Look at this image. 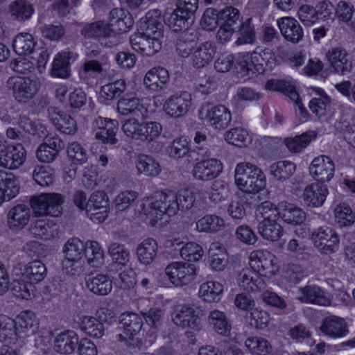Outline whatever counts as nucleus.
<instances>
[{
  "label": "nucleus",
  "mask_w": 355,
  "mask_h": 355,
  "mask_svg": "<svg viewBox=\"0 0 355 355\" xmlns=\"http://www.w3.org/2000/svg\"><path fill=\"white\" fill-rule=\"evenodd\" d=\"M195 202L193 193L188 189H182L177 193L169 191L161 192L153 198L143 200L141 211L151 217V220L157 222L166 214L168 216H175L178 210L190 209Z\"/></svg>",
  "instance_id": "obj_1"
},
{
  "label": "nucleus",
  "mask_w": 355,
  "mask_h": 355,
  "mask_svg": "<svg viewBox=\"0 0 355 355\" xmlns=\"http://www.w3.org/2000/svg\"><path fill=\"white\" fill-rule=\"evenodd\" d=\"M169 35H164L163 25L161 23V12L159 10H149L139 20V29L130 37L131 44H141L143 42L171 43Z\"/></svg>",
  "instance_id": "obj_2"
},
{
  "label": "nucleus",
  "mask_w": 355,
  "mask_h": 355,
  "mask_svg": "<svg viewBox=\"0 0 355 355\" xmlns=\"http://www.w3.org/2000/svg\"><path fill=\"white\" fill-rule=\"evenodd\" d=\"M234 180L239 189L248 193H257L267 185L266 176L263 171L250 162L236 165Z\"/></svg>",
  "instance_id": "obj_3"
},
{
  "label": "nucleus",
  "mask_w": 355,
  "mask_h": 355,
  "mask_svg": "<svg viewBox=\"0 0 355 355\" xmlns=\"http://www.w3.org/2000/svg\"><path fill=\"white\" fill-rule=\"evenodd\" d=\"M122 130L128 137L149 143L159 137L162 126L158 122L139 123L137 119L132 118L124 123Z\"/></svg>",
  "instance_id": "obj_4"
},
{
  "label": "nucleus",
  "mask_w": 355,
  "mask_h": 355,
  "mask_svg": "<svg viewBox=\"0 0 355 355\" xmlns=\"http://www.w3.org/2000/svg\"><path fill=\"white\" fill-rule=\"evenodd\" d=\"M30 202L35 216L58 217L62 211L64 198L60 193H42L32 196Z\"/></svg>",
  "instance_id": "obj_5"
},
{
  "label": "nucleus",
  "mask_w": 355,
  "mask_h": 355,
  "mask_svg": "<svg viewBox=\"0 0 355 355\" xmlns=\"http://www.w3.org/2000/svg\"><path fill=\"white\" fill-rule=\"evenodd\" d=\"M6 85L8 91L19 103H28L39 91L37 82L28 77H10Z\"/></svg>",
  "instance_id": "obj_6"
},
{
  "label": "nucleus",
  "mask_w": 355,
  "mask_h": 355,
  "mask_svg": "<svg viewBox=\"0 0 355 355\" xmlns=\"http://www.w3.org/2000/svg\"><path fill=\"white\" fill-rule=\"evenodd\" d=\"M199 116L217 130L227 128L232 119L228 108L223 105H213L209 103H205L202 105L199 110Z\"/></svg>",
  "instance_id": "obj_7"
},
{
  "label": "nucleus",
  "mask_w": 355,
  "mask_h": 355,
  "mask_svg": "<svg viewBox=\"0 0 355 355\" xmlns=\"http://www.w3.org/2000/svg\"><path fill=\"white\" fill-rule=\"evenodd\" d=\"M165 273L173 285L182 286L195 279L196 267L189 262L174 261L166 266Z\"/></svg>",
  "instance_id": "obj_8"
},
{
  "label": "nucleus",
  "mask_w": 355,
  "mask_h": 355,
  "mask_svg": "<svg viewBox=\"0 0 355 355\" xmlns=\"http://www.w3.org/2000/svg\"><path fill=\"white\" fill-rule=\"evenodd\" d=\"M26 151L21 144H0V167L15 170L26 160Z\"/></svg>",
  "instance_id": "obj_9"
},
{
  "label": "nucleus",
  "mask_w": 355,
  "mask_h": 355,
  "mask_svg": "<svg viewBox=\"0 0 355 355\" xmlns=\"http://www.w3.org/2000/svg\"><path fill=\"white\" fill-rule=\"evenodd\" d=\"M200 309L191 304H178L174 306L171 313L172 322L182 328L198 329V315Z\"/></svg>",
  "instance_id": "obj_10"
},
{
  "label": "nucleus",
  "mask_w": 355,
  "mask_h": 355,
  "mask_svg": "<svg viewBox=\"0 0 355 355\" xmlns=\"http://www.w3.org/2000/svg\"><path fill=\"white\" fill-rule=\"evenodd\" d=\"M311 240L314 246L324 254L334 252L338 249L339 243L338 235L327 226L315 230L311 234Z\"/></svg>",
  "instance_id": "obj_11"
},
{
  "label": "nucleus",
  "mask_w": 355,
  "mask_h": 355,
  "mask_svg": "<svg viewBox=\"0 0 355 355\" xmlns=\"http://www.w3.org/2000/svg\"><path fill=\"white\" fill-rule=\"evenodd\" d=\"M109 200L103 191L94 192L86 205L87 216L94 223H102L108 216Z\"/></svg>",
  "instance_id": "obj_12"
},
{
  "label": "nucleus",
  "mask_w": 355,
  "mask_h": 355,
  "mask_svg": "<svg viewBox=\"0 0 355 355\" xmlns=\"http://www.w3.org/2000/svg\"><path fill=\"white\" fill-rule=\"evenodd\" d=\"M309 169L310 175L316 182H322L324 184L333 178L335 164L329 157L320 155L313 159Z\"/></svg>",
  "instance_id": "obj_13"
},
{
  "label": "nucleus",
  "mask_w": 355,
  "mask_h": 355,
  "mask_svg": "<svg viewBox=\"0 0 355 355\" xmlns=\"http://www.w3.org/2000/svg\"><path fill=\"white\" fill-rule=\"evenodd\" d=\"M250 266L258 270L261 275L271 277L278 269L274 263L275 257L267 250L254 251L250 254Z\"/></svg>",
  "instance_id": "obj_14"
},
{
  "label": "nucleus",
  "mask_w": 355,
  "mask_h": 355,
  "mask_svg": "<svg viewBox=\"0 0 355 355\" xmlns=\"http://www.w3.org/2000/svg\"><path fill=\"white\" fill-rule=\"evenodd\" d=\"M328 194V187L325 184L315 182L304 188L302 198L306 206L318 208L323 205Z\"/></svg>",
  "instance_id": "obj_15"
},
{
  "label": "nucleus",
  "mask_w": 355,
  "mask_h": 355,
  "mask_svg": "<svg viewBox=\"0 0 355 355\" xmlns=\"http://www.w3.org/2000/svg\"><path fill=\"white\" fill-rule=\"evenodd\" d=\"M223 171L220 160L214 158L207 159L194 164L192 175L196 180L209 181L217 178Z\"/></svg>",
  "instance_id": "obj_16"
},
{
  "label": "nucleus",
  "mask_w": 355,
  "mask_h": 355,
  "mask_svg": "<svg viewBox=\"0 0 355 355\" xmlns=\"http://www.w3.org/2000/svg\"><path fill=\"white\" fill-rule=\"evenodd\" d=\"M191 104V96L184 92L170 96L164 104V110L169 116L178 118L188 112Z\"/></svg>",
  "instance_id": "obj_17"
},
{
  "label": "nucleus",
  "mask_w": 355,
  "mask_h": 355,
  "mask_svg": "<svg viewBox=\"0 0 355 355\" xmlns=\"http://www.w3.org/2000/svg\"><path fill=\"white\" fill-rule=\"evenodd\" d=\"M320 330L324 336L331 338H343L349 333L348 325L345 319L336 315L324 318Z\"/></svg>",
  "instance_id": "obj_18"
},
{
  "label": "nucleus",
  "mask_w": 355,
  "mask_h": 355,
  "mask_svg": "<svg viewBox=\"0 0 355 355\" xmlns=\"http://www.w3.org/2000/svg\"><path fill=\"white\" fill-rule=\"evenodd\" d=\"M326 57L336 73L343 75L352 71V62L343 47L331 48L327 53Z\"/></svg>",
  "instance_id": "obj_19"
},
{
  "label": "nucleus",
  "mask_w": 355,
  "mask_h": 355,
  "mask_svg": "<svg viewBox=\"0 0 355 355\" xmlns=\"http://www.w3.org/2000/svg\"><path fill=\"white\" fill-rule=\"evenodd\" d=\"M0 340L17 347H22L26 344L25 338L16 331L15 320L5 316H0Z\"/></svg>",
  "instance_id": "obj_20"
},
{
  "label": "nucleus",
  "mask_w": 355,
  "mask_h": 355,
  "mask_svg": "<svg viewBox=\"0 0 355 355\" xmlns=\"http://www.w3.org/2000/svg\"><path fill=\"white\" fill-rule=\"evenodd\" d=\"M277 25L283 37L289 42L298 43L304 36L303 29L293 17H286L277 20Z\"/></svg>",
  "instance_id": "obj_21"
},
{
  "label": "nucleus",
  "mask_w": 355,
  "mask_h": 355,
  "mask_svg": "<svg viewBox=\"0 0 355 355\" xmlns=\"http://www.w3.org/2000/svg\"><path fill=\"white\" fill-rule=\"evenodd\" d=\"M134 21L130 14L122 8H114L110 12L109 22L107 24L112 33H125L132 26Z\"/></svg>",
  "instance_id": "obj_22"
},
{
  "label": "nucleus",
  "mask_w": 355,
  "mask_h": 355,
  "mask_svg": "<svg viewBox=\"0 0 355 355\" xmlns=\"http://www.w3.org/2000/svg\"><path fill=\"white\" fill-rule=\"evenodd\" d=\"M266 88L269 90L278 91L286 94L293 101L295 102L300 114L302 117H306L307 111L302 105L299 95L295 88L289 82L283 80H270L266 83Z\"/></svg>",
  "instance_id": "obj_23"
},
{
  "label": "nucleus",
  "mask_w": 355,
  "mask_h": 355,
  "mask_svg": "<svg viewBox=\"0 0 355 355\" xmlns=\"http://www.w3.org/2000/svg\"><path fill=\"white\" fill-rule=\"evenodd\" d=\"M19 190V181L13 173L0 169V205L15 197Z\"/></svg>",
  "instance_id": "obj_24"
},
{
  "label": "nucleus",
  "mask_w": 355,
  "mask_h": 355,
  "mask_svg": "<svg viewBox=\"0 0 355 355\" xmlns=\"http://www.w3.org/2000/svg\"><path fill=\"white\" fill-rule=\"evenodd\" d=\"M79 342L78 334L71 330L60 333L54 339V350L64 355L71 354L76 349Z\"/></svg>",
  "instance_id": "obj_25"
},
{
  "label": "nucleus",
  "mask_w": 355,
  "mask_h": 355,
  "mask_svg": "<svg viewBox=\"0 0 355 355\" xmlns=\"http://www.w3.org/2000/svg\"><path fill=\"white\" fill-rule=\"evenodd\" d=\"M29 230L33 236L44 240H50L58 234L57 223L48 218L37 219L33 221Z\"/></svg>",
  "instance_id": "obj_26"
},
{
  "label": "nucleus",
  "mask_w": 355,
  "mask_h": 355,
  "mask_svg": "<svg viewBox=\"0 0 355 355\" xmlns=\"http://www.w3.org/2000/svg\"><path fill=\"white\" fill-rule=\"evenodd\" d=\"M49 118L56 128L66 135H74L77 131L75 120L69 114L51 107L49 109Z\"/></svg>",
  "instance_id": "obj_27"
},
{
  "label": "nucleus",
  "mask_w": 355,
  "mask_h": 355,
  "mask_svg": "<svg viewBox=\"0 0 355 355\" xmlns=\"http://www.w3.org/2000/svg\"><path fill=\"white\" fill-rule=\"evenodd\" d=\"M238 283L241 288L248 292H259L265 288V283L255 269H243L239 275Z\"/></svg>",
  "instance_id": "obj_28"
},
{
  "label": "nucleus",
  "mask_w": 355,
  "mask_h": 355,
  "mask_svg": "<svg viewBox=\"0 0 355 355\" xmlns=\"http://www.w3.org/2000/svg\"><path fill=\"white\" fill-rule=\"evenodd\" d=\"M300 295L298 299L302 302L315 304L320 306H328L330 300L326 295L324 291L319 286L308 285L299 289Z\"/></svg>",
  "instance_id": "obj_29"
},
{
  "label": "nucleus",
  "mask_w": 355,
  "mask_h": 355,
  "mask_svg": "<svg viewBox=\"0 0 355 355\" xmlns=\"http://www.w3.org/2000/svg\"><path fill=\"white\" fill-rule=\"evenodd\" d=\"M73 53L71 51H63L58 53L51 65L50 74L53 78H68L71 75L69 60L73 58Z\"/></svg>",
  "instance_id": "obj_30"
},
{
  "label": "nucleus",
  "mask_w": 355,
  "mask_h": 355,
  "mask_svg": "<svg viewBox=\"0 0 355 355\" xmlns=\"http://www.w3.org/2000/svg\"><path fill=\"white\" fill-rule=\"evenodd\" d=\"M168 80L169 75L166 69L155 67L146 73L144 78V84L149 90L158 92L163 89Z\"/></svg>",
  "instance_id": "obj_31"
},
{
  "label": "nucleus",
  "mask_w": 355,
  "mask_h": 355,
  "mask_svg": "<svg viewBox=\"0 0 355 355\" xmlns=\"http://www.w3.org/2000/svg\"><path fill=\"white\" fill-rule=\"evenodd\" d=\"M87 288L97 295H106L112 289L111 279L103 274L89 275L85 279Z\"/></svg>",
  "instance_id": "obj_32"
},
{
  "label": "nucleus",
  "mask_w": 355,
  "mask_h": 355,
  "mask_svg": "<svg viewBox=\"0 0 355 355\" xmlns=\"http://www.w3.org/2000/svg\"><path fill=\"white\" fill-rule=\"evenodd\" d=\"M31 218V210L25 205H17L8 214V223L12 230H18L26 226Z\"/></svg>",
  "instance_id": "obj_33"
},
{
  "label": "nucleus",
  "mask_w": 355,
  "mask_h": 355,
  "mask_svg": "<svg viewBox=\"0 0 355 355\" xmlns=\"http://www.w3.org/2000/svg\"><path fill=\"white\" fill-rule=\"evenodd\" d=\"M78 324L80 330L89 337L99 339L105 334L104 324L95 317L82 315Z\"/></svg>",
  "instance_id": "obj_34"
},
{
  "label": "nucleus",
  "mask_w": 355,
  "mask_h": 355,
  "mask_svg": "<svg viewBox=\"0 0 355 355\" xmlns=\"http://www.w3.org/2000/svg\"><path fill=\"white\" fill-rule=\"evenodd\" d=\"M142 326V318L135 313H123L120 315L119 329L130 338L140 332Z\"/></svg>",
  "instance_id": "obj_35"
},
{
  "label": "nucleus",
  "mask_w": 355,
  "mask_h": 355,
  "mask_svg": "<svg viewBox=\"0 0 355 355\" xmlns=\"http://www.w3.org/2000/svg\"><path fill=\"white\" fill-rule=\"evenodd\" d=\"M279 209L281 218L288 224L300 225L306 219L305 212L293 204L282 202L279 203Z\"/></svg>",
  "instance_id": "obj_36"
},
{
  "label": "nucleus",
  "mask_w": 355,
  "mask_h": 355,
  "mask_svg": "<svg viewBox=\"0 0 355 355\" xmlns=\"http://www.w3.org/2000/svg\"><path fill=\"white\" fill-rule=\"evenodd\" d=\"M117 110L122 115L132 114L144 118L147 112L146 107L137 98H123L117 104Z\"/></svg>",
  "instance_id": "obj_37"
},
{
  "label": "nucleus",
  "mask_w": 355,
  "mask_h": 355,
  "mask_svg": "<svg viewBox=\"0 0 355 355\" xmlns=\"http://www.w3.org/2000/svg\"><path fill=\"white\" fill-rule=\"evenodd\" d=\"M158 246L153 239L144 240L137 248V255L140 263L149 265L157 254Z\"/></svg>",
  "instance_id": "obj_38"
},
{
  "label": "nucleus",
  "mask_w": 355,
  "mask_h": 355,
  "mask_svg": "<svg viewBox=\"0 0 355 355\" xmlns=\"http://www.w3.org/2000/svg\"><path fill=\"white\" fill-rule=\"evenodd\" d=\"M257 230L263 239L271 242L278 241L284 234L282 227L274 220L259 221Z\"/></svg>",
  "instance_id": "obj_39"
},
{
  "label": "nucleus",
  "mask_w": 355,
  "mask_h": 355,
  "mask_svg": "<svg viewBox=\"0 0 355 355\" xmlns=\"http://www.w3.org/2000/svg\"><path fill=\"white\" fill-rule=\"evenodd\" d=\"M208 322L218 334L227 336L230 332L231 324L225 313L219 310H212L208 316Z\"/></svg>",
  "instance_id": "obj_40"
},
{
  "label": "nucleus",
  "mask_w": 355,
  "mask_h": 355,
  "mask_svg": "<svg viewBox=\"0 0 355 355\" xmlns=\"http://www.w3.org/2000/svg\"><path fill=\"white\" fill-rule=\"evenodd\" d=\"M315 138L316 135L313 131H308L294 137H287L284 143L289 151L300 153Z\"/></svg>",
  "instance_id": "obj_41"
},
{
  "label": "nucleus",
  "mask_w": 355,
  "mask_h": 355,
  "mask_svg": "<svg viewBox=\"0 0 355 355\" xmlns=\"http://www.w3.org/2000/svg\"><path fill=\"white\" fill-rule=\"evenodd\" d=\"M85 255L88 263L94 268L101 267L104 262V251L99 243L87 241L85 243Z\"/></svg>",
  "instance_id": "obj_42"
},
{
  "label": "nucleus",
  "mask_w": 355,
  "mask_h": 355,
  "mask_svg": "<svg viewBox=\"0 0 355 355\" xmlns=\"http://www.w3.org/2000/svg\"><path fill=\"white\" fill-rule=\"evenodd\" d=\"M136 168L138 173L146 176L155 177L161 171L159 163L152 157L140 155L136 161Z\"/></svg>",
  "instance_id": "obj_43"
},
{
  "label": "nucleus",
  "mask_w": 355,
  "mask_h": 355,
  "mask_svg": "<svg viewBox=\"0 0 355 355\" xmlns=\"http://www.w3.org/2000/svg\"><path fill=\"white\" fill-rule=\"evenodd\" d=\"M225 226L224 220L214 214L206 215L196 222V229L199 232L215 233Z\"/></svg>",
  "instance_id": "obj_44"
},
{
  "label": "nucleus",
  "mask_w": 355,
  "mask_h": 355,
  "mask_svg": "<svg viewBox=\"0 0 355 355\" xmlns=\"http://www.w3.org/2000/svg\"><path fill=\"white\" fill-rule=\"evenodd\" d=\"M223 291V286L219 282H207L202 284L199 289V296L209 303L220 300Z\"/></svg>",
  "instance_id": "obj_45"
},
{
  "label": "nucleus",
  "mask_w": 355,
  "mask_h": 355,
  "mask_svg": "<svg viewBox=\"0 0 355 355\" xmlns=\"http://www.w3.org/2000/svg\"><path fill=\"white\" fill-rule=\"evenodd\" d=\"M23 275L31 283H38L46 276V268L41 261L33 260L25 266Z\"/></svg>",
  "instance_id": "obj_46"
},
{
  "label": "nucleus",
  "mask_w": 355,
  "mask_h": 355,
  "mask_svg": "<svg viewBox=\"0 0 355 355\" xmlns=\"http://www.w3.org/2000/svg\"><path fill=\"white\" fill-rule=\"evenodd\" d=\"M270 174L279 181L288 179L295 171V165L290 161H279L269 167Z\"/></svg>",
  "instance_id": "obj_47"
},
{
  "label": "nucleus",
  "mask_w": 355,
  "mask_h": 355,
  "mask_svg": "<svg viewBox=\"0 0 355 355\" xmlns=\"http://www.w3.org/2000/svg\"><path fill=\"white\" fill-rule=\"evenodd\" d=\"M89 38H106L111 36V29L104 21H95L87 24L81 31Z\"/></svg>",
  "instance_id": "obj_48"
},
{
  "label": "nucleus",
  "mask_w": 355,
  "mask_h": 355,
  "mask_svg": "<svg viewBox=\"0 0 355 355\" xmlns=\"http://www.w3.org/2000/svg\"><path fill=\"white\" fill-rule=\"evenodd\" d=\"M17 327L20 328L23 331L33 334L37 329L39 322L35 314L31 311H25L19 313L15 320Z\"/></svg>",
  "instance_id": "obj_49"
},
{
  "label": "nucleus",
  "mask_w": 355,
  "mask_h": 355,
  "mask_svg": "<svg viewBox=\"0 0 355 355\" xmlns=\"http://www.w3.org/2000/svg\"><path fill=\"white\" fill-rule=\"evenodd\" d=\"M11 15L19 21L28 19L34 12L33 5L26 0H16L10 6Z\"/></svg>",
  "instance_id": "obj_50"
},
{
  "label": "nucleus",
  "mask_w": 355,
  "mask_h": 355,
  "mask_svg": "<svg viewBox=\"0 0 355 355\" xmlns=\"http://www.w3.org/2000/svg\"><path fill=\"white\" fill-rule=\"evenodd\" d=\"M214 46H196L193 51V63L197 68L205 67L215 53Z\"/></svg>",
  "instance_id": "obj_51"
},
{
  "label": "nucleus",
  "mask_w": 355,
  "mask_h": 355,
  "mask_svg": "<svg viewBox=\"0 0 355 355\" xmlns=\"http://www.w3.org/2000/svg\"><path fill=\"white\" fill-rule=\"evenodd\" d=\"M107 253L112 261L118 265L125 266L130 261V252L123 244L116 242L110 243Z\"/></svg>",
  "instance_id": "obj_52"
},
{
  "label": "nucleus",
  "mask_w": 355,
  "mask_h": 355,
  "mask_svg": "<svg viewBox=\"0 0 355 355\" xmlns=\"http://www.w3.org/2000/svg\"><path fill=\"white\" fill-rule=\"evenodd\" d=\"M245 346L253 355H267L272 351V347L268 341L259 337L247 338Z\"/></svg>",
  "instance_id": "obj_53"
},
{
  "label": "nucleus",
  "mask_w": 355,
  "mask_h": 355,
  "mask_svg": "<svg viewBox=\"0 0 355 355\" xmlns=\"http://www.w3.org/2000/svg\"><path fill=\"white\" fill-rule=\"evenodd\" d=\"M85 243L78 238L69 239L65 243L63 252L68 259H82L85 255Z\"/></svg>",
  "instance_id": "obj_54"
},
{
  "label": "nucleus",
  "mask_w": 355,
  "mask_h": 355,
  "mask_svg": "<svg viewBox=\"0 0 355 355\" xmlns=\"http://www.w3.org/2000/svg\"><path fill=\"white\" fill-rule=\"evenodd\" d=\"M11 290L13 295L23 300H31L35 296V286L33 283L24 280H14Z\"/></svg>",
  "instance_id": "obj_55"
},
{
  "label": "nucleus",
  "mask_w": 355,
  "mask_h": 355,
  "mask_svg": "<svg viewBox=\"0 0 355 355\" xmlns=\"http://www.w3.org/2000/svg\"><path fill=\"white\" fill-rule=\"evenodd\" d=\"M126 89L125 80L119 79L101 87V96L108 101L119 97Z\"/></svg>",
  "instance_id": "obj_56"
},
{
  "label": "nucleus",
  "mask_w": 355,
  "mask_h": 355,
  "mask_svg": "<svg viewBox=\"0 0 355 355\" xmlns=\"http://www.w3.org/2000/svg\"><path fill=\"white\" fill-rule=\"evenodd\" d=\"M67 152L68 158L73 164L82 165L87 162V150L76 141L69 144Z\"/></svg>",
  "instance_id": "obj_57"
},
{
  "label": "nucleus",
  "mask_w": 355,
  "mask_h": 355,
  "mask_svg": "<svg viewBox=\"0 0 355 355\" xmlns=\"http://www.w3.org/2000/svg\"><path fill=\"white\" fill-rule=\"evenodd\" d=\"M119 130V123L117 121H110L105 128L96 131L95 138L102 141L104 144H115L118 139L116 134Z\"/></svg>",
  "instance_id": "obj_58"
},
{
  "label": "nucleus",
  "mask_w": 355,
  "mask_h": 355,
  "mask_svg": "<svg viewBox=\"0 0 355 355\" xmlns=\"http://www.w3.org/2000/svg\"><path fill=\"white\" fill-rule=\"evenodd\" d=\"M334 212L336 221L340 227L351 225L355 221V215L346 204L338 205Z\"/></svg>",
  "instance_id": "obj_59"
},
{
  "label": "nucleus",
  "mask_w": 355,
  "mask_h": 355,
  "mask_svg": "<svg viewBox=\"0 0 355 355\" xmlns=\"http://www.w3.org/2000/svg\"><path fill=\"white\" fill-rule=\"evenodd\" d=\"M168 153L171 157L182 158L189 152V141L184 137L174 139L168 147Z\"/></svg>",
  "instance_id": "obj_60"
},
{
  "label": "nucleus",
  "mask_w": 355,
  "mask_h": 355,
  "mask_svg": "<svg viewBox=\"0 0 355 355\" xmlns=\"http://www.w3.org/2000/svg\"><path fill=\"white\" fill-rule=\"evenodd\" d=\"M252 19L249 18L243 22L239 29V37L237 44H252L256 41L254 27L251 24Z\"/></svg>",
  "instance_id": "obj_61"
},
{
  "label": "nucleus",
  "mask_w": 355,
  "mask_h": 355,
  "mask_svg": "<svg viewBox=\"0 0 355 355\" xmlns=\"http://www.w3.org/2000/svg\"><path fill=\"white\" fill-rule=\"evenodd\" d=\"M245 318L250 320L252 326L258 329L265 328L270 320L268 313L259 309H252L249 312H246Z\"/></svg>",
  "instance_id": "obj_62"
},
{
  "label": "nucleus",
  "mask_w": 355,
  "mask_h": 355,
  "mask_svg": "<svg viewBox=\"0 0 355 355\" xmlns=\"http://www.w3.org/2000/svg\"><path fill=\"white\" fill-rule=\"evenodd\" d=\"M250 53L239 55L236 62V71L241 78H251L255 73Z\"/></svg>",
  "instance_id": "obj_63"
},
{
  "label": "nucleus",
  "mask_w": 355,
  "mask_h": 355,
  "mask_svg": "<svg viewBox=\"0 0 355 355\" xmlns=\"http://www.w3.org/2000/svg\"><path fill=\"white\" fill-rule=\"evenodd\" d=\"M225 140L230 144L241 147L246 146L248 141V133L242 128H234L225 133Z\"/></svg>",
  "instance_id": "obj_64"
}]
</instances>
